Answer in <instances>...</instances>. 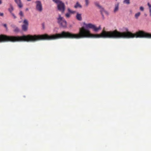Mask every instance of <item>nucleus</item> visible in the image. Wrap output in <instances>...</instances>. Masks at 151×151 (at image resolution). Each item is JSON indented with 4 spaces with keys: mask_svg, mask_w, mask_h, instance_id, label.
I'll list each match as a JSON object with an SVG mask.
<instances>
[{
    "mask_svg": "<svg viewBox=\"0 0 151 151\" xmlns=\"http://www.w3.org/2000/svg\"><path fill=\"white\" fill-rule=\"evenodd\" d=\"M140 10L142 11H143L144 10V8L142 6H141L140 7Z\"/></svg>",
    "mask_w": 151,
    "mask_h": 151,
    "instance_id": "nucleus-23",
    "label": "nucleus"
},
{
    "mask_svg": "<svg viewBox=\"0 0 151 151\" xmlns=\"http://www.w3.org/2000/svg\"><path fill=\"white\" fill-rule=\"evenodd\" d=\"M2 3L1 0H0V5Z\"/></svg>",
    "mask_w": 151,
    "mask_h": 151,
    "instance_id": "nucleus-28",
    "label": "nucleus"
},
{
    "mask_svg": "<svg viewBox=\"0 0 151 151\" xmlns=\"http://www.w3.org/2000/svg\"><path fill=\"white\" fill-rule=\"evenodd\" d=\"M26 11H28V8H27L26 9Z\"/></svg>",
    "mask_w": 151,
    "mask_h": 151,
    "instance_id": "nucleus-29",
    "label": "nucleus"
},
{
    "mask_svg": "<svg viewBox=\"0 0 151 151\" xmlns=\"http://www.w3.org/2000/svg\"><path fill=\"white\" fill-rule=\"evenodd\" d=\"M147 5L149 7V10H150V9H151V5H150L149 3H148Z\"/></svg>",
    "mask_w": 151,
    "mask_h": 151,
    "instance_id": "nucleus-22",
    "label": "nucleus"
},
{
    "mask_svg": "<svg viewBox=\"0 0 151 151\" xmlns=\"http://www.w3.org/2000/svg\"><path fill=\"white\" fill-rule=\"evenodd\" d=\"M94 4L96 6H97V7H99V8H101V6L100 5L99 3L98 2H95L94 3Z\"/></svg>",
    "mask_w": 151,
    "mask_h": 151,
    "instance_id": "nucleus-16",
    "label": "nucleus"
},
{
    "mask_svg": "<svg viewBox=\"0 0 151 151\" xmlns=\"http://www.w3.org/2000/svg\"><path fill=\"white\" fill-rule=\"evenodd\" d=\"M58 23L60 26L63 28H65L67 27V22L64 18L61 17L60 14H59L58 17L57 18Z\"/></svg>",
    "mask_w": 151,
    "mask_h": 151,
    "instance_id": "nucleus-2",
    "label": "nucleus"
},
{
    "mask_svg": "<svg viewBox=\"0 0 151 151\" xmlns=\"http://www.w3.org/2000/svg\"><path fill=\"white\" fill-rule=\"evenodd\" d=\"M28 1H31V0H27Z\"/></svg>",
    "mask_w": 151,
    "mask_h": 151,
    "instance_id": "nucleus-30",
    "label": "nucleus"
},
{
    "mask_svg": "<svg viewBox=\"0 0 151 151\" xmlns=\"http://www.w3.org/2000/svg\"><path fill=\"white\" fill-rule=\"evenodd\" d=\"M82 7L81 5L78 2H77L74 6V7L76 8H81Z\"/></svg>",
    "mask_w": 151,
    "mask_h": 151,
    "instance_id": "nucleus-9",
    "label": "nucleus"
},
{
    "mask_svg": "<svg viewBox=\"0 0 151 151\" xmlns=\"http://www.w3.org/2000/svg\"><path fill=\"white\" fill-rule=\"evenodd\" d=\"M101 11L102 15L103 14H105L106 15H108L109 14V12L108 11L105 10L103 8H102Z\"/></svg>",
    "mask_w": 151,
    "mask_h": 151,
    "instance_id": "nucleus-8",
    "label": "nucleus"
},
{
    "mask_svg": "<svg viewBox=\"0 0 151 151\" xmlns=\"http://www.w3.org/2000/svg\"><path fill=\"white\" fill-rule=\"evenodd\" d=\"M57 7L58 10L63 13L65 10V6L64 3L62 1L57 4Z\"/></svg>",
    "mask_w": 151,
    "mask_h": 151,
    "instance_id": "nucleus-4",
    "label": "nucleus"
},
{
    "mask_svg": "<svg viewBox=\"0 0 151 151\" xmlns=\"http://www.w3.org/2000/svg\"><path fill=\"white\" fill-rule=\"evenodd\" d=\"M123 3L127 5L129 4L130 3V0H124L123 1Z\"/></svg>",
    "mask_w": 151,
    "mask_h": 151,
    "instance_id": "nucleus-11",
    "label": "nucleus"
},
{
    "mask_svg": "<svg viewBox=\"0 0 151 151\" xmlns=\"http://www.w3.org/2000/svg\"><path fill=\"white\" fill-rule=\"evenodd\" d=\"M68 13L73 14L75 12V11H73L71 10L70 8L68 9Z\"/></svg>",
    "mask_w": 151,
    "mask_h": 151,
    "instance_id": "nucleus-17",
    "label": "nucleus"
},
{
    "mask_svg": "<svg viewBox=\"0 0 151 151\" xmlns=\"http://www.w3.org/2000/svg\"><path fill=\"white\" fill-rule=\"evenodd\" d=\"M18 31V28H17L15 30V31Z\"/></svg>",
    "mask_w": 151,
    "mask_h": 151,
    "instance_id": "nucleus-26",
    "label": "nucleus"
},
{
    "mask_svg": "<svg viewBox=\"0 0 151 151\" xmlns=\"http://www.w3.org/2000/svg\"><path fill=\"white\" fill-rule=\"evenodd\" d=\"M24 25H28V20L26 19H24L23 22Z\"/></svg>",
    "mask_w": 151,
    "mask_h": 151,
    "instance_id": "nucleus-14",
    "label": "nucleus"
},
{
    "mask_svg": "<svg viewBox=\"0 0 151 151\" xmlns=\"http://www.w3.org/2000/svg\"><path fill=\"white\" fill-rule=\"evenodd\" d=\"M141 14L140 12H139L136 13L135 15V17L136 19H138V17Z\"/></svg>",
    "mask_w": 151,
    "mask_h": 151,
    "instance_id": "nucleus-13",
    "label": "nucleus"
},
{
    "mask_svg": "<svg viewBox=\"0 0 151 151\" xmlns=\"http://www.w3.org/2000/svg\"><path fill=\"white\" fill-rule=\"evenodd\" d=\"M14 1L19 8H22L23 7V4L22 3L21 0H14Z\"/></svg>",
    "mask_w": 151,
    "mask_h": 151,
    "instance_id": "nucleus-5",
    "label": "nucleus"
},
{
    "mask_svg": "<svg viewBox=\"0 0 151 151\" xmlns=\"http://www.w3.org/2000/svg\"><path fill=\"white\" fill-rule=\"evenodd\" d=\"M11 14L12 15V16H13V17L14 18V19H16V16L13 13H11Z\"/></svg>",
    "mask_w": 151,
    "mask_h": 151,
    "instance_id": "nucleus-21",
    "label": "nucleus"
},
{
    "mask_svg": "<svg viewBox=\"0 0 151 151\" xmlns=\"http://www.w3.org/2000/svg\"><path fill=\"white\" fill-rule=\"evenodd\" d=\"M65 16L67 18H69L70 17V13H67L66 14Z\"/></svg>",
    "mask_w": 151,
    "mask_h": 151,
    "instance_id": "nucleus-19",
    "label": "nucleus"
},
{
    "mask_svg": "<svg viewBox=\"0 0 151 151\" xmlns=\"http://www.w3.org/2000/svg\"><path fill=\"white\" fill-rule=\"evenodd\" d=\"M150 15L151 17V9L150 10Z\"/></svg>",
    "mask_w": 151,
    "mask_h": 151,
    "instance_id": "nucleus-27",
    "label": "nucleus"
},
{
    "mask_svg": "<svg viewBox=\"0 0 151 151\" xmlns=\"http://www.w3.org/2000/svg\"><path fill=\"white\" fill-rule=\"evenodd\" d=\"M42 40V35H29L22 36H8L5 35H0V42H35Z\"/></svg>",
    "mask_w": 151,
    "mask_h": 151,
    "instance_id": "nucleus-1",
    "label": "nucleus"
},
{
    "mask_svg": "<svg viewBox=\"0 0 151 151\" xmlns=\"http://www.w3.org/2000/svg\"><path fill=\"white\" fill-rule=\"evenodd\" d=\"M19 14L21 17H23L24 16V15L23 13V12L21 11H20V12L19 13Z\"/></svg>",
    "mask_w": 151,
    "mask_h": 151,
    "instance_id": "nucleus-18",
    "label": "nucleus"
},
{
    "mask_svg": "<svg viewBox=\"0 0 151 151\" xmlns=\"http://www.w3.org/2000/svg\"><path fill=\"white\" fill-rule=\"evenodd\" d=\"M3 25L6 28H7V25L6 24H4Z\"/></svg>",
    "mask_w": 151,
    "mask_h": 151,
    "instance_id": "nucleus-25",
    "label": "nucleus"
},
{
    "mask_svg": "<svg viewBox=\"0 0 151 151\" xmlns=\"http://www.w3.org/2000/svg\"><path fill=\"white\" fill-rule=\"evenodd\" d=\"M28 26V25H26L23 24L22 25V29L24 31L27 30V29Z\"/></svg>",
    "mask_w": 151,
    "mask_h": 151,
    "instance_id": "nucleus-10",
    "label": "nucleus"
},
{
    "mask_svg": "<svg viewBox=\"0 0 151 151\" xmlns=\"http://www.w3.org/2000/svg\"><path fill=\"white\" fill-rule=\"evenodd\" d=\"M35 3L36 10L39 12H42L43 10V7L41 1H36Z\"/></svg>",
    "mask_w": 151,
    "mask_h": 151,
    "instance_id": "nucleus-3",
    "label": "nucleus"
},
{
    "mask_svg": "<svg viewBox=\"0 0 151 151\" xmlns=\"http://www.w3.org/2000/svg\"><path fill=\"white\" fill-rule=\"evenodd\" d=\"M85 6L86 7H87L89 3H90V1L89 0H85Z\"/></svg>",
    "mask_w": 151,
    "mask_h": 151,
    "instance_id": "nucleus-12",
    "label": "nucleus"
},
{
    "mask_svg": "<svg viewBox=\"0 0 151 151\" xmlns=\"http://www.w3.org/2000/svg\"><path fill=\"white\" fill-rule=\"evenodd\" d=\"M76 19L79 21H81L82 18L81 17V14L77 13L76 15Z\"/></svg>",
    "mask_w": 151,
    "mask_h": 151,
    "instance_id": "nucleus-7",
    "label": "nucleus"
},
{
    "mask_svg": "<svg viewBox=\"0 0 151 151\" xmlns=\"http://www.w3.org/2000/svg\"><path fill=\"white\" fill-rule=\"evenodd\" d=\"M53 1L55 3H57V4H58V3H59V2L61 1L59 0H53Z\"/></svg>",
    "mask_w": 151,
    "mask_h": 151,
    "instance_id": "nucleus-20",
    "label": "nucleus"
},
{
    "mask_svg": "<svg viewBox=\"0 0 151 151\" xmlns=\"http://www.w3.org/2000/svg\"><path fill=\"white\" fill-rule=\"evenodd\" d=\"M4 15V14L0 12V16L3 17Z\"/></svg>",
    "mask_w": 151,
    "mask_h": 151,
    "instance_id": "nucleus-24",
    "label": "nucleus"
},
{
    "mask_svg": "<svg viewBox=\"0 0 151 151\" xmlns=\"http://www.w3.org/2000/svg\"><path fill=\"white\" fill-rule=\"evenodd\" d=\"M119 3H118L115 4L114 10V12L115 13L117 12L119 10Z\"/></svg>",
    "mask_w": 151,
    "mask_h": 151,
    "instance_id": "nucleus-6",
    "label": "nucleus"
},
{
    "mask_svg": "<svg viewBox=\"0 0 151 151\" xmlns=\"http://www.w3.org/2000/svg\"><path fill=\"white\" fill-rule=\"evenodd\" d=\"M13 9L14 8L13 7L12 5H11L10 8L9 9V11L10 13H12V12L13 11Z\"/></svg>",
    "mask_w": 151,
    "mask_h": 151,
    "instance_id": "nucleus-15",
    "label": "nucleus"
}]
</instances>
